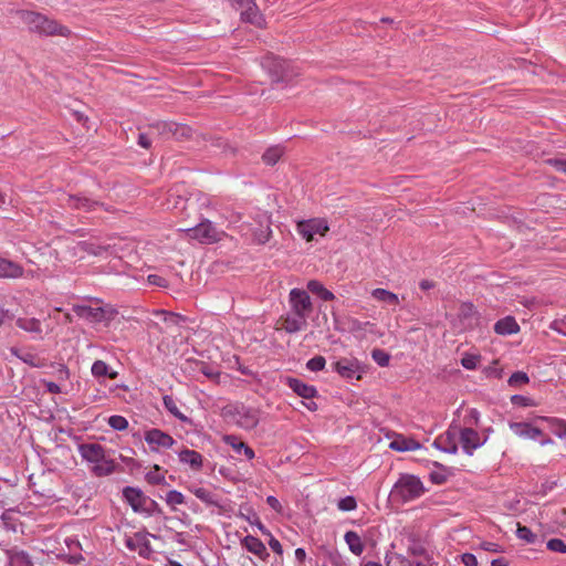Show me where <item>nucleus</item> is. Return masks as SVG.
Segmentation results:
<instances>
[{
  "mask_svg": "<svg viewBox=\"0 0 566 566\" xmlns=\"http://www.w3.org/2000/svg\"><path fill=\"white\" fill-rule=\"evenodd\" d=\"M8 566H33L29 555L23 551L9 552Z\"/></svg>",
  "mask_w": 566,
  "mask_h": 566,
  "instance_id": "obj_33",
  "label": "nucleus"
},
{
  "mask_svg": "<svg viewBox=\"0 0 566 566\" xmlns=\"http://www.w3.org/2000/svg\"><path fill=\"white\" fill-rule=\"evenodd\" d=\"M465 421L471 426H478L480 421V412L476 409H470Z\"/></svg>",
  "mask_w": 566,
  "mask_h": 566,
  "instance_id": "obj_60",
  "label": "nucleus"
},
{
  "mask_svg": "<svg viewBox=\"0 0 566 566\" xmlns=\"http://www.w3.org/2000/svg\"><path fill=\"white\" fill-rule=\"evenodd\" d=\"M344 539L348 545V549L356 556H360L365 549V544L358 533L354 531H347L344 535Z\"/></svg>",
  "mask_w": 566,
  "mask_h": 566,
  "instance_id": "obj_27",
  "label": "nucleus"
},
{
  "mask_svg": "<svg viewBox=\"0 0 566 566\" xmlns=\"http://www.w3.org/2000/svg\"><path fill=\"white\" fill-rule=\"evenodd\" d=\"M426 491L419 476L401 473L391 489L390 496L396 502L407 503L419 499Z\"/></svg>",
  "mask_w": 566,
  "mask_h": 566,
  "instance_id": "obj_3",
  "label": "nucleus"
},
{
  "mask_svg": "<svg viewBox=\"0 0 566 566\" xmlns=\"http://www.w3.org/2000/svg\"><path fill=\"white\" fill-rule=\"evenodd\" d=\"M266 503L275 512L280 513L282 511V505H281L280 501L275 496L269 495L266 497Z\"/></svg>",
  "mask_w": 566,
  "mask_h": 566,
  "instance_id": "obj_64",
  "label": "nucleus"
},
{
  "mask_svg": "<svg viewBox=\"0 0 566 566\" xmlns=\"http://www.w3.org/2000/svg\"><path fill=\"white\" fill-rule=\"evenodd\" d=\"M191 493L208 505L220 506L217 495L206 488L193 486Z\"/></svg>",
  "mask_w": 566,
  "mask_h": 566,
  "instance_id": "obj_28",
  "label": "nucleus"
},
{
  "mask_svg": "<svg viewBox=\"0 0 566 566\" xmlns=\"http://www.w3.org/2000/svg\"><path fill=\"white\" fill-rule=\"evenodd\" d=\"M144 439L153 451H158L160 448L169 449L175 444V439L170 434L156 428L147 430Z\"/></svg>",
  "mask_w": 566,
  "mask_h": 566,
  "instance_id": "obj_14",
  "label": "nucleus"
},
{
  "mask_svg": "<svg viewBox=\"0 0 566 566\" xmlns=\"http://www.w3.org/2000/svg\"><path fill=\"white\" fill-rule=\"evenodd\" d=\"M371 358L380 367H387L390 363V355L380 348H374L371 350Z\"/></svg>",
  "mask_w": 566,
  "mask_h": 566,
  "instance_id": "obj_41",
  "label": "nucleus"
},
{
  "mask_svg": "<svg viewBox=\"0 0 566 566\" xmlns=\"http://www.w3.org/2000/svg\"><path fill=\"white\" fill-rule=\"evenodd\" d=\"M461 560L465 566H478V559H476L475 555H473L471 553H464L461 556Z\"/></svg>",
  "mask_w": 566,
  "mask_h": 566,
  "instance_id": "obj_62",
  "label": "nucleus"
},
{
  "mask_svg": "<svg viewBox=\"0 0 566 566\" xmlns=\"http://www.w3.org/2000/svg\"><path fill=\"white\" fill-rule=\"evenodd\" d=\"M458 317L462 324V328H472L478 324V312L472 303H462L458 311Z\"/></svg>",
  "mask_w": 566,
  "mask_h": 566,
  "instance_id": "obj_18",
  "label": "nucleus"
},
{
  "mask_svg": "<svg viewBox=\"0 0 566 566\" xmlns=\"http://www.w3.org/2000/svg\"><path fill=\"white\" fill-rule=\"evenodd\" d=\"M459 439L462 446L463 451L468 455H472L473 452L482 447L486 438L482 439L476 430L473 428H460L459 429Z\"/></svg>",
  "mask_w": 566,
  "mask_h": 566,
  "instance_id": "obj_13",
  "label": "nucleus"
},
{
  "mask_svg": "<svg viewBox=\"0 0 566 566\" xmlns=\"http://www.w3.org/2000/svg\"><path fill=\"white\" fill-rule=\"evenodd\" d=\"M150 132L149 133H140L138 135V145L143 148L148 149L151 145V138H150Z\"/></svg>",
  "mask_w": 566,
  "mask_h": 566,
  "instance_id": "obj_61",
  "label": "nucleus"
},
{
  "mask_svg": "<svg viewBox=\"0 0 566 566\" xmlns=\"http://www.w3.org/2000/svg\"><path fill=\"white\" fill-rule=\"evenodd\" d=\"M371 296L376 301L388 304V305H398L399 304L398 295L388 290H385V289L373 290Z\"/></svg>",
  "mask_w": 566,
  "mask_h": 566,
  "instance_id": "obj_30",
  "label": "nucleus"
},
{
  "mask_svg": "<svg viewBox=\"0 0 566 566\" xmlns=\"http://www.w3.org/2000/svg\"><path fill=\"white\" fill-rule=\"evenodd\" d=\"M186 232L190 239L198 240L200 243L205 244L217 242L221 240L224 234L223 231L218 230L208 219L202 220L193 228L187 229Z\"/></svg>",
  "mask_w": 566,
  "mask_h": 566,
  "instance_id": "obj_7",
  "label": "nucleus"
},
{
  "mask_svg": "<svg viewBox=\"0 0 566 566\" xmlns=\"http://www.w3.org/2000/svg\"><path fill=\"white\" fill-rule=\"evenodd\" d=\"M307 290L319 296L323 301H332L335 298V295L317 280L308 281Z\"/></svg>",
  "mask_w": 566,
  "mask_h": 566,
  "instance_id": "obj_29",
  "label": "nucleus"
},
{
  "mask_svg": "<svg viewBox=\"0 0 566 566\" xmlns=\"http://www.w3.org/2000/svg\"><path fill=\"white\" fill-rule=\"evenodd\" d=\"M337 507H338V510H340L343 512L354 511L357 507V501L354 496L348 495V496L340 499L337 502Z\"/></svg>",
  "mask_w": 566,
  "mask_h": 566,
  "instance_id": "obj_49",
  "label": "nucleus"
},
{
  "mask_svg": "<svg viewBox=\"0 0 566 566\" xmlns=\"http://www.w3.org/2000/svg\"><path fill=\"white\" fill-rule=\"evenodd\" d=\"M437 467H439L438 471H432L430 473V481L434 484H443L447 482L449 478V473L447 469L438 463H436Z\"/></svg>",
  "mask_w": 566,
  "mask_h": 566,
  "instance_id": "obj_44",
  "label": "nucleus"
},
{
  "mask_svg": "<svg viewBox=\"0 0 566 566\" xmlns=\"http://www.w3.org/2000/svg\"><path fill=\"white\" fill-rule=\"evenodd\" d=\"M18 14L31 32L45 36L60 35L67 38L71 35V30L67 27L39 12L21 10Z\"/></svg>",
  "mask_w": 566,
  "mask_h": 566,
  "instance_id": "obj_2",
  "label": "nucleus"
},
{
  "mask_svg": "<svg viewBox=\"0 0 566 566\" xmlns=\"http://www.w3.org/2000/svg\"><path fill=\"white\" fill-rule=\"evenodd\" d=\"M511 402L514 406H518V407H532V406H535V402H534V400L532 398L526 397V396H522V395H513L511 397Z\"/></svg>",
  "mask_w": 566,
  "mask_h": 566,
  "instance_id": "obj_53",
  "label": "nucleus"
},
{
  "mask_svg": "<svg viewBox=\"0 0 566 566\" xmlns=\"http://www.w3.org/2000/svg\"><path fill=\"white\" fill-rule=\"evenodd\" d=\"M224 441H226L227 444L231 446L237 453L243 452V449L247 446V443H244L243 441L239 440L234 436H227L224 438Z\"/></svg>",
  "mask_w": 566,
  "mask_h": 566,
  "instance_id": "obj_56",
  "label": "nucleus"
},
{
  "mask_svg": "<svg viewBox=\"0 0 566 566\" xmlns=\"http://www.w3.org/2000/svg\"><path fill=\"white\" fill-rule=\"evenodd\" d=\"M241 545L250 553L254 554L262 560H266L270 556L265 545L255 536L247 535L241 541Z\"/></svg>",
  "mask_w": 566,
  "mask_h": 566,
  "instance_id": "obj_19",
  "label": "nucleus"
},
{
  "mask_svg": "<svg viewBox=\"0 0 566 566\" xmlns=\"http://www.w3.org/2000/svg\"><path fill=\"white\" fill-rule=\"evenodd\" d=\"M92 375L94 377H108L109 379H115L118 376L117 371L111 370L109 366L103 360H95L92 365Z\"/></svg>",
  "mask_w": 566,
  "mask_h": 566,
  "instance_id": "obj_31",
  "label": "nucleus"
},
{
  "mask_svg": "<svg viewBox=\"0 0 566 566\" xmlns=\"http://www.w3.org/2000/svg\"><path fill=\"white\" fill-rule=\"evenodd\" d=\"M547 163L554 167L557 171L566 174V159L564 158H551Z\"/></svg>",
  "mask_w": 566,
  "mask_h": 566,
  "instance_id": "obj_58",
  "label": "nucleus"
},
{
  "mask_svg": "<svg viewBox=\"0 0 566 566\" xmlns=\"http://www.w3.org/2000/svg\"><path fill=\"white\" fill-rule=\"evenodd\" d=\"M62 205L75 210L93 211L103 203L83 195H67L62 199Z\"/></svg>",
  "mask_w": 566,
  "mask_h": 566,
  "instance_id": "obj_16",
  "label": "nucleus"
},
{
  "mask_svg": "<svg viewBox=\"0 0 566 566\" xmlns=\"http://www.w3.org/2000/svg\"><path fill=\"white\" fill-rule=\"evenodd\" d=\"M286 385L290 389H292L297 396L310 400L317 396V389L312 386L303 382L297 378L289 377L286 379Z\"/></svg>",
  "mask_w": 566,
  "mask_h": 566,
  "instance_id": "obj_20",
  "label": "nucleus"
},
{
  "mask_svg": "<svg viewBox=\"0 0 566 566\" xmlns=\"http://www.w3.org/2000/svg\"><path fill=\"white\" fill-rule=\"evenodd\" d=\"M510 429L520 438L535 440L543 431L527 422H510Z\"/></svg>",
  "mask_w": 566,
  "mask_h": 566,
  "instance_id": "obj_21",
  "label": "nucleus"
},
{
  "mask_svg": "<svg viewBox=\"0 0 566 566\" xmlns=\"http://www.w3.org/2000/svg\"><path fill=\"white\" fill-rule=\"evenodd\" d=\"M125 545L130 552L138 551L139 555H143L144 551L150 548L149 542L143 533H136L133 537L126 536Z\"/></svg>",
  "mask_w": 566,
  "mask_h": 566,
  "instance_id": "obj_24",
  "label": "nucleus"
},
{
  "mask_svg": "<svg viewBox=\"0 0 566 566\" xmlns=\"http://www.w3.org/2000/svg\"><path fill=\"white\" fill-rule=\"evenodd\" d=\"M530 381V378L526 373L524 371H515L513 373L507 382L511 387H520L522 385H525Z\"/></svg>",
  "mask_w": 566,
  "mask_h": 566,
  "instance_id": "obj_47",
  "label": "nucleus"
},
{
  "mask_svg": "<svg viewBox=\"0 0 566 566\" xmlns=\"http://www.w3.org/2000/svg\"><path fill=\"white\" fill-rule=\"evenodd\" d=\"M108 424L112 429L123 431L128 428V421L125 417L114 415L108 418Z\"/></svg>",
  "mask_w": 566,
  "mask_h": 566,
  "instance_id": "obj_45",
  "label": "nucleus"
},
{
  "mask_svg": "<svg viewBox=\"0 0 566 566\" xmlns=\"http://www.w3.org/2000/svg\"><path fill=\"white\" fill-rule=\"evenodd\" d=\"M281 319L282 328L289 334L304 331L307 327V316L295 313L293 311H290Z\"/></svg>",
  "mask_w": 566,
  "mask_h": 566,
  "instance_id": "obj_17",
  "label": "nucleus"
},
{
  "mask_svg": "<svg viewBox=\"0 0 566 566\" xmlns=\"http://www.w3.org/2000/svg\"><path fill=\"white\" fill-rule=\"evenodd\" d=\"M223 416L244 430L254 429L260 422L261 411L243 403H231L223 408Z\"/></svg>",
  "mask_w": 566,
  "mask_h": 566,
  "instance_id": "obj_4",
  "label": "nucleus"
},
{
  "mask_svg": "<svg viewBox=\"0 0 566 566\" xmlns=\"http://www.w3.org/2000/svg\"><path fill=\"white\" fill-rule=\"evenodd\" d=\"M542 419L548 423V428L555 436L558 438L566 437V421L548 417H542Z\"/></svg>",
  "mask_w": 566,
  "mask_h": 566,
  "instance_id": "obj_35",
  "label": "nucleus"
},
{
  "mask_svg": "<svg viewBox=\"0 0 566 566\" xmlns=\"http://www.w3.org/2000/svg\"><path fill=\"white\" fill-rule=\"evenodd\" d=\"M231 6L240 11L242 21L251 23L258 28L265 25V20L260 12L254 0H228Z\"/></svg>",
  "mask_w": 566,
  "mask_h": 566,
  "instance_id": "obj_8",
  "label": "nucleus"
},
{
  "mask_svg": "<svg viewBox=\"0 0 566 566\" xmlns=\"http://www.w3.org/2000/svg\"><path fill=\"white\" fill-rule=\"evenodd\" d=\"M159 471H160V467L155 464L153 467V469L146 473V476H145L146 481L153 485L166 484L165 475L161 474Z\"/></svg>",
  "mask_w": 566,
  "mask_h": 566,
  "instance_id": "obj_38",
  "label": "nucleus"
},
{
  "mask_svg": "<svg viewBox=\"0 0 566 566\" xmlns=\"http://www.w3.org/2000/svg\"><path fill=\"white\" fill-rule=\"evenodd\" d=\"M174 125L171 122H158L156 124L150 125V134L161 135L164 137H171V132Z\"/></svg>",
  "mask_w": 566,
  "mask_h": 566,
  "instance_id": "obj_39",
  "label": "nucleus"
},
{
  "mask_svg": "<svg viewBox=\"0 0 566 566\" xmlns=\"http://www.w3.org/2000/svg\"><path fill=\"white\" fill-rule=\"evenodd\" d=\"M165 501L168 505L175 506L185 503V496L177 490H171L166 494Z\"/></svg>",
  "mask_w": 566,
  "mask_h": 566,
  "instance_id": "obj_48",
  "label": "nucleus"
},
{
  "mask_svg": "<svg viewBox=\"0 0 566 566\" xmlns=\"http://www.w3.org/2000/svg\"><path fill=\"white\" fill-rule=\"evenodd\" d=\"M283 155V150L281 147L275 146L269 148L262 156V159L268 165H274L279 161L281 156Z\"/></svg>",
  "mask_w": 566,
  "mask_h": 566,
  "instance_id": "obj_40",
  "label": "nucleus"
},
{
  "mask_svg": "<svg viewBox=\"0 0 566 566\" xmlns=\"http://www.w3.org/2000/svg\"><path fill=\"white\" fill-rule=\"evenodd\" d=\"M83 250L88 254L101 256L107 252L108 248L96 243L85 242L83 244Z\"/></svg>",
  "mask_w": 566,
  "mask_h": 566,
  "instance_id": "obj_51",
  "label": "nucleus"
},
{
  "mask_svg": "<svg viewBox=\"0 0 566 566\" xmlns=\"http://www.w3.org/2000/svg\"><path fill=\"white\" fill-rule=\"evenodd\" d=\"M458 428L450 427L444 433L440 434L433 441V447L450 454L458 452L457 443Z\"/></svg>",
  "mask_w": 566,
  "mask_h": 566,
  "instance_id": "obj_15",
  "label": "nucleus"
},
{
  "mask_svg": "<svg viewBox=\"0 0 566 566\" xmlns=\"http://www.w3.org/2000/svg\"><path fill=\"white\" fill-rule=\"evenodd\" d=\"M148 504L158 506L157 502L154 500H150L148 496L145 495V501H139L137 504L133 505L134 512H147L150 513V507H148Z\"/></svg>",
  "mask_w": 566,
  "mask_h": 566,
  "instance_id": "obj_55",
  "label": "nucleus"
},
{
  "mask_svg": "<svg viewBox=\"0 0 566 566\" xmlns=\"http://www.w3.org/2000/svg\"><path fill=\"white\" fill-rule=\"evenodd\" d=\"M272 231L268 226L264 230H261L260 233H255L256 240L259 243H265L269 241Z\"/></svg>",
  "mask_w": 566,
  "mask_h": 566,
  "instance_id": "obj_63",
  "label": "nucleus"
},
{
  "mask_svg": "<svg viewBox=\"0 0 566 566\" xmlns=\"http://www.w3.org/2000/svg\"><path fill=\"white\" fill-rule=\"evenodd\" d=\"M123 496L132 507L139 501H145V494L143 493V491L140 489L133 486L124 488Z\"/></svg>",
  "mask_w": 566,
  "mask_h": 566,
  "instance_id": "obj_36",
  "label": "nucleus"
},
{
  "mask_svg": "<svg viewBox=\"0 0 566 566\" xmlns=\"http://www.w3.org/2000/svg\"><path fill=\"white\" fill-rule=\"evenodd\" d=\"M479 356L476 355H473V354H467L462 357L461 359V365L468 369V370H473L476 368L478 366V363H479Z\"/></svg>",
  "mask_w": 566,
  "mask_h": 566,
  "instance_id": "obj_52",
  "label": "nucleus"
},
{
  "mask_svg": "<svg viewBox=\"0 0 566 566\" xmlns=\"http://www.w3.org/2000/svg\"><path fill=\"white\" fill-rule=\"evenodd\" d=\"M77 452L82 460L90 465L91 473L96 478L108 476L116 471L115 460L109 458L108 451L99 443H80Z\"/></svg>",
  "mask_w": 566,
  "mask_h": 566,
  "instance_id": "obj_1",
  "label": "nucleus"
},
{
  "mask_svg": "<svg viewBox=\"0 0 566 566\" xmlns=\"http://www.w3.org/2000/svg\"><path fill=\"white\" fill-rule=\"evenodd\" d=\"M546 546L552 552L566 553V544L559 538L549 539Z\"/></svg>",
  "mask_w": 566,
  "mask_h": 566,
  "instance_id": "obj_57",
  "label": "nucleus"
},
{
  "mask_svg": "<svg viewBox=\"0 0 566 566\" xmlns=\"http://www.w3.org/2000/svg\"><path fill=\"white\" fill-rule=\"evenodd\" d=\"M147 280H148L149 284H151V285H156V286H159V287H167L168 286L167 280L164 279L163 276L157 275V274L148 275Z\"/></svg>",
  "mask_w": 566,
  "mask_h": 566,
  "instance_id": "obj_59",
  "label": "nucleus"
},
{
  "mask_svg": "<svg viewBox=\"0 0 566 566\" xmlns=\"http://www.w3.org/2000/svg\"><path fill=\"white\" fill-rule=\"evenodd\" d=\"M390 449L396 451H409L419 448V444L413 440L396 439L390 442Z\"/></svg>",
  "mask_w": 566,
  "mask_h": 566,
  "instance_id": "obj_37",
  "label": "nucleus"
},
{
  "mask_svg": "<svg viewBox=\"0 0 566 566\" xmlns=\"http://www.w3.org/2000/svg\"><path fill=\"white\" fill-rule=\"evenodd\" d=\"M326 365V359L321 356H314L306 363V368L311 371H319L323 370Z\"/></svg>",
  "mask_w": 566,
  "mask_h": 566,
  "instance_id": "obj_50",
  "label": "nucleus"
},
{
  "mask_svg": "<svg viewBox=\"0 0 566 566\" xmlns=\"http://www.w3.org/2000/svg\"><path fill=\"white\" fill-rule=\"evenodd\" d=\"M170 127H172L171 137L176 139L191 137L192 129L187 125L174 123Z\"/></svg>",
  "mask_w": 566,
  "mask_h": 566,
  "instance_id": "obj_42",
  "label": "nucleus"
},
{
  "mask_svg": "<svg viewBox=\"0 0 566 566\" xmlns=\"http://www.w3.org/2000/svg\"><path fill=\"white\" fill-rule=\"evenodd\" d=\"M516 535L520 539L525 541L528 544H535L538 541V536L527 526L518 525Z\"/></svg>",
  "mask_w": 566,
  "mask_h": 566,
  "instance_id": "obj_43",
  "label": "nucleus"
},
{
  "mask_svg": "<svg viewBox=\"0 0 566 566\" xmlns=\"http://www.w3.org/2000/svg\"><path fill=\"white\" fill-rule=\"evenodd\" d=\"M343 332L354 334L358 338H364L367 334H377L376 325L371 322H361L355 317H345L339 321V327Z\"/></svg>",
  "mask_w": 566,
  "mask_h": 566,
  "instance_id": "obj_10",
  "label": "nucleus"
},
{
  "mask_svg": "<svg viewBox=\"0 0 566 566\" xmlns=\"http://www.w3.org/2000/svg\"><path fill=\"white\" fill-rule=\"evenodd\" d=\"M262 66L274 83L290 82L295 75L290 63L276 56L265 57L262 62Z\"/></svg>",
  "mask_w": 566,
  "mask_h": 566,
  "instance_id": "obj_5",
  "label": "nucleus"
},
{
  "mask_svg": "<svg viewBox=\"0 0 566 566\" xmlns=\"http://www.w3.org/2000/svg\"><path fill=\"white\" fill-rule=\"evenodd\" d=\"M549 328L552 331H555L557 332L558 334L563 335V336H566V315H564L563 317L560 318H556L554 319L551 325H549Z\"/></svg>",
  "mask_w": 566,
  "mask_h": 566,
  "instance_id": "obj_54",
  "label": "nucleus"
},
{
  "mask_svg": "<svg viewBox=\"0 0 566 566\" xmlns=\"http://www.w3.org/2000/svg\"><path fill=\"white\" fill-rule=\"evenodd\" d=\"M163 403H164V407L166 408V410L172 415L174 417H176L177 419H179L181 422L184 423H187V424H192V420L187 417L185 413H182L178 406H177V401L176 399L172 397V396H169V395H165L163 397Z\"/></svg>",
  "mask_w": 566,
  "mask_h": 566,
  "instance_id": "obj_26",
  "label": "nucleus"
},
{
  "mask_svg": "<svg viewBox=\"0 0 566 566\" xmlns=\"http://www.w3.org/2000/svg\"><path fill=\"white\" fill-rule=\"evenodd\" d=\"M179 461L188 464L192 470L200 471L203 464L202 455L190 449H184L178 453Z\"/></svg>",
  "mask_w": 566,
  "mask_h": 566,
  "instance_id": "obj_23",
  "label": "nucleus"
},
{
  "mask_svg": "<svg viewBox=\"0 0 566 566\" xmlns=\"http://www.w3.org/2000/svg\"><path fill=\"white\" fill-rule=\"evenodd\" d=\"M297 232L306 241H312L315 234L325 235L329 227L325 219L314 218L300 221L296 226Z\"/></svg>",
  "mask_w": 566,
  "mask_h": 566,
  "instance_id": "obj_11",
  "label": "nucleus"
},
{
  "mask_svg": "<svg viewBox=\"0 0 566 566\" xmlns=\"http://www.w3.org/2000/svg\"><path fill=\"white\" fill-rule=\"evenodd\" d=\"M15 324L19 328L29 332V333H42L41 322L34 317H19L15 321Z\"/></svg>",
  "mask_w": 566,
  "mask_h": 566,
  "instance_id": "obj_32",
  "label": "nucleus"
},
{
  "mask_svg": "<svg viewBox=\"0 0 566 566\" xmlns=\"http://www.w3.org/2000/svg\"><path fill=\"white\" fill-rule=\"evenodd\" d=\"M385 563L386 566H413V562H411L409 558L394 552L386 553Z\"/></svg>",
  "mask_w": 566,
  "mask_h": 566,
  "instance_id": "obj_34",
  "label": "nucleus"
},
{
  "mask_svg": "<svg viewBox=\"0 0 566 566\" xmlns=\"http://www.w3.org/2000/svg\"><path fill=\"white\" fill-rule=\"evenodd\" d=\"M72 310L78 317L95 324L103 322L109 323L112 319H114L115 315L117 314V311H115L111 306L92 307L88 305L76 304L73 305Z\"/></svg>",
  "mask_w": 566,
  "mask_h": 566,
  "instance_id": "obj_6",
  "label": "nucleus"
},
{
  "mask_svg": "<svg viewBox=\"0 0 566 566\" xmlns=\"http://www.w3.org/2000/svg\"><path fill=\"white\" fill-rule=\"evenodd\" d=\"M332 367L335 373L346 379H360L363 374L367 371V367L354 357H342Z\"/></svg>",
  "mask_w": 566,
  "mask_h": 566,
  "instance_id": "obj_9",
  "label": "nucleus"
},
{
  "mask_svg": "<svg viewBox=\"0 0 566 566\" xmlns=\"http://www.w3.org/2000/svg\"><path fill=\"white\" fill-rule=\"evenodd\" d=\"M289 304L291 311L308 317L313 310L312 301L305 290L292 289L289 294Z\"/></svg>",
  "mask_w": 566,
  "mask_h": 566,
  "instance_id": "obj_12",
  "label": "nucleus"
},
{
  "mask_svg": "<svg viewBox=\"0 0 566 566\" xmlns=\"http://www.w3.org/2000/svg\"><path fill=\"white\" fill-rule=\"evenodd\" d=\"M19 359L31 367L40 368L44 366L43 360L30 352L22 353V355L19 356Z\"/></svg>",
  "mask_w": 566,
  "mask_h": 566,
  "instance_id": "obj_46",
  "label": "nucleus"
},
{
  "mask_svg": "<svg viewBox=\"0 0 566 566\" xmlns=\"http://www.w3.org/2000/svg\"><path fill=\"white\" fill-rule=\"evenodd\" d=\"M23 275V268L8 259L0 258V279H18Z\"/></svg>",
  "mask_w": 566,
  "mask_h": 566,
  "instance_id": "obj_22",
  "label": "nucleus"
},
{
  "mask_svg": "<svg viewBox=\"0 0 566 566\" xmlns=\"http://www.w3.org/2000/svg\"><path fill=\"white\" fill-rule=\"evenodd\" d=\"M520 331V326L513 316H505L494 325V332L499 335H512Z\"/></svg>",
  "mask_w": 566,
  "mask_h": 566,
  "instance_id": "obj_25",
  "label": "nucleus"
}]
</instances>
